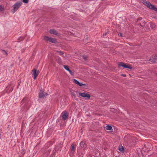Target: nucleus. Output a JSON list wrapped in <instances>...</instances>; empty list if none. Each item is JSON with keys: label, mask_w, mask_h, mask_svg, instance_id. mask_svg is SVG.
<instances>
[{"label": "nucleus", "mask_w": 157, "mask_h": 157, "mask_svg": "<svg viewBox=\"0 0 157 157\" xmlns=\"http://www.w3.org/2000/svg\"><path fill=\"white\" fill-rule=\"evenodd\" d=\"M32 102L28 97H25L21 100V105H23L21 108V110L25 112L28 110L31 106Z\"/></svg>", "instance_id": "obj_1"}, {"label": "nucleus", "mask_w": 157, "mask_h": 157, "mask_svg": "<svg viewBox=\"0 0 157 157\" xmlns=\"http://www.w3.org/2000/svg\"><path fill=\"white\" fill-rule=\"evenodd\" d=\"M22 4L21 2H18L15 3L12 6L13 9L11 10V12L14 13L19 8Z\"/></svg>", "instance_id": "obj_2"}, {"label": "nucleus", "mask_w": 157, "mask_h": 157, "mask_svg": "<svg viewBox=\"0 0 157 157\" xmlns=\"http://www.w3.org/2000/svg\"><path fill=\"white\" fill-rule=\"evenodd\" d=\"M118 65L119 67H122L124 68H127L130 69H132V67L131 65L129 64L126 65L123 62H119L118 63Z\"/></svg>", "instance_id": "obj_3"}, {"label": "nucleus", "mask_w": 157, "mask_h": 157, "mask_svg": "<svg viewBox=\"0 0 157 157\" xmlns=\"http://www.w3.org/2000/svg\"><path fill=\"white\" fill-rule=\"evenodd\" d=\"M44 39L48 42H49L52 43H55L56 42V40L55 38H53L47 36H44Z\"/></svg>", "instance_id": "obj_4"}, {"label": "nucleus", "mask_w": 157, "mask_h": 157, "mask_svg": "<svg viewBox=\"0 0 157 157\" xmlns=\"http://www.w3.org/2000/svg\"><path fill=\"white\" fill-rule=\"evenodd\" d=\"M144 5L149 8L157 11V8L151 4L149 2L146 1L145 3H144Z\"/></svg>", "instance_id": "obj_5"}, {"label": "nucleus", "mask_w": 157, "mask_h": 157, "mask_svg": "<svg viewBox=\"0 0 157 157\" xmlns=\"http://www.w3.org/2000/svg\"><path fill=\"white\" fill-rule=\"evenodd\" d=\"M48 93L44 92L42 90H40L39 93V98H44L48 95Z\"/></svg>", "instance_id": "obj_6"}, {"label": "nucleus", "mask_w": 157, "mask_h": 157, "mask_svg": "<svg viewBox=\"0 0 157 157\" xmlns=\"http://www.w3.org/2000/svg\"><path fill=\"white\" fill-rule=\"evenodd\" d=\"M61 116L62 117V120L65 121L68 118V113L66 111H64L61 113Z\"/></svg>", "instance_id": "obj_7"}, {"label": "nucleus", "mask_w": 157, "mask_h": 157, "mask_svg": "<svg viewBox=\"0 0 157 157\" xmlns=\"http://www.w3.org/2000/svg\"><path fill=\"white\" fill-rule=\"evenodd\" d=\"M78 94L79 96L85 98L86 99H89L90 97L89 94L86 93H79Z\"/></svg>", "instance_id": "obj_8"}, {"label": "nucleus", "mask_w": 157, "mask_h": 157, "mask_svg": "<svg viewBox=\"0 0 157 157\" xmlns=\"http://www.w3.org/2000/svg\"><path fill=\"white\" fill-rule=\"evenodd\" d=\"M39 72V71H37L36 70L34 69L32 70V74L33 76V78L35 79L37 76Z\"/></svg>", "instance_id": "obj_9"}, {"label": "nucleus", "mask_w": 157, "mask_h": 157, "mask_svg": "<svg viewBox=\"0 0 157 157\" xmlns=\"http://www.w3.org/2000/svg\"><path fill=\"white\" fill-rule=\"evenodd\" d=\"M73 82L75 84H77L78 86H85V84H83L80 82L78 81L75 79H72Z\"/></svg>", "instance_id": "obj_10"}, {"label": "nucleus", "mask_w": 157, "mask_h": 157, "mask_svg": "<svg viewBox=\"0 0 157 157\" xmlns=\"http://www.w3.org/2000/svg\"><path fill=\"white\" fill-rule=\"evenodd\" d=\"M13 86H8L6 88V92L9 93L11 92L13 89Z\"/></svg>", "instance_id": "obj_11"}, {"label": "nucleus", "mask_w": 157, "mask_h": 157, "mask_svg": "<svg viewBox=\"0 0 157 157\" xmlns=\"http://www.w3.org/2000/svg\"><path fill=\"white\" fill-rule=\"evenodd\" d=\"M157 60V56L155 55L153 56L152 57L150 58L149 60L152 63H155Z\"/></svg>", "instance_id": "obj_12"}, {"label": "nucleus", "mask_w": 157, "mask_h": 157, "mask_svg": "<svg viewBox=\"0 0 157 157\" xmlns=\"http://www.w3.org/2000/svg\"><path fill=\"white\" fill-rule=\"evenodd\" d=\"M80 148L84 150L86 147V145L83 141H81L80 144Z\"/></svg>", "instance_id": "obj_13"}, {"label": "nucleus", "mask_w": 157, "mask_h": 157, "mask_svg": "<svg viewBox=\"0 0 157 157\" xmlns=\"http://www.w3.org/2000/svg\"><path fill=\"white\" fill-rule=\"evenodd\" d=\"M146 22L147 21L146 20L142 19L141 21L139 22V24L142 27H144L145 24L146 23Z\"/></svg>", "instance_id": "obj_14"}, {"label": "nucleus", "mask_w": 157, "mask_h": 157, "mask_svg": "<svg viewBox=\"0 0 157 157\" xmlns=\"http://www.w3.org/2000/svg\"><path fill=\"white\" fill-rule=\"evenodd\" d=\"M49 32L51 34L55 35H57L58 34L57 32L54 29H50Z\"/></svg>", "instance_id": "obj_15"}, {"label": "nucleus", "mask_w": 157, "mask_h": 157, "mask_svg": "<svg viewBox=\"0 0 157 157\" xmlns=\"http://www.w3.org/2000/svg\"><path fill=\"white\" fill-rule=\"evenodd\" d=\"M59 55L63 57H66V53L63 51H59Z\"/></svg>", "instance_id": "obj_16"}, {"label": "nucleus", "mask_w": 157, "mask_h": 157, "mask_svg": "<svg viewBox=\"0 0 157 157\" xmlns=\"http://www.w3.org/2000/svg\"><path fill=\"white\" fill-rule=\"evenodd\" d=\"M1 51L3 55H4L5 56H7L8 53L6 51L4 50L1 49Z\"/></svg>", "instance_id": "obj_17"}, {"label": "nucleus", "mask_w": 157, "mask_h": 157, "mask_svg": "<svg viewBox=\"0 0 157 157\" xmlns=\"http://www.w3.org/2000/svg\"><path fill=\"white\" fill-rule=\"evenodd\" d=\"M24 39V37L23 36H21L19 37L17 39V42H19L23 40Z\"/></svg>", "instance_id": "obj_18"}, {"label": "nucleus", "mask_w": 157, "mask_h": 157, "mask_svg": "<svg viewBox=\"0 0 157 157\" xmlns=\"http://www.w3.org/2000/svg\"><path fill=\"white\" fill-rule=\"evenodd\" d=\"M74 146L73 144H72L71 146V152H72V153H73V152L75 151V150L74 149Z\"/></svg>", "instance_id": "obj_19"}, {"label": "nucleus", "mask_w": 157, "mask_h": 157, "mask_svg": "<svg viewBox=\"0 0 157 157\" xmlns=\"http://www.w3.org/2000/svg\"><path fill=\"white\" fill-rule=\"evenodd\" d=\"M105 128L107 130H111L112 128L111 126L109 125H106Z\"/></svg>", "instance_id": "obj_20"}, {"label": "nucleus", "mask_w": 157, "mask_h": 157, "mask_svg": "<svg viewBox=\"0 0 157 157\" xmlns=\"http://www.w3.org/2000/svg\"><path fill=\"white\" fill-rule=\"evenodd\" d=\"M75 93H77V94L78 93V91H74L73 92H71V95L72 96H74V97H76V94Z\"/></svg>", "instance_id": "obj_21"}, {"label": "nucleus", "mask_w": 157, "mask_h": 157, "mask_svg": "<svg viewBox=\"0 0 157 157\" xmlns=\"http://www.w3.org/2000/svg\"><path fill=\"white\" fill-rule=\"evenodd\" d=\"M119 150L121 151H124V147L122 146H119Z\"/></svg>", "instance_id": "obj_22"}, {"label": "nucleus", "mask_w": 157, "mask_h": 157, "mask_svg": "<svg viewBox=\"0 0 157 157\" xmlns=\"http://www.w3.org/2000/svg\"><path fill=\"white\" fill-rule=\"evenodd\" d=\"M63 66L64 69H66L67 71H68L69 70H70L68 67L67 66L63 65Z\"/></svg>", "instance_id": "obj_23"}, {"label": "nucleus", "mask_w": 157, "mask_h": 157, "mask_svg": "<svg viewBox=\"0 0 157 157\" xmlns=\"http://www.w3.org/2000/svg\"><path fill=\"white\" fill-rule=\"evenodd\" d=\"M142 20V18L141 17H140L138 18L137 20V22L139 23Z\"/></svg>", "instance_id": "obj_24"}, {"label": "nucleus", "mask_w": 157, "mask_h": 157, "mask_svg": "<svg viewBox=\"0 0 157 157\" xmlns=\"http://www.w3.org/2000/svg\"><path fill=\"white\" fill-rule=\"evenodd\" d=\"M150 26L152 29H153L155 28V26L154 24L152 23L150 24Z\"/></svg>", "instance_id": "obj_25"}, {"label": "nucleus", "mask_w": 157, "mask_h": 157, "mask_svg": "<svg viewBox=\"0 0 157 157\" xmlns=\"http://www.w3.org/2000/svg\"><path fill=\"white\" fill-rule=\"evenodd\" d=\"M4 10V9L3 7L1 5H0V11H3Z\"/></svg>", "instance_id": "obj_26"}, {"label": "nucleus", "mask_w": 157, "mask_h": 157, "mask_svg": "<svg viewBox=\"0 0 157 157\" xmlns=\"http://www.w3.org/2000/svg\"><path fill=\"white\" fill-rule=\"evenodd\" d=\"M68 71L69 72L71 75H74V73L70 69Z\"/></svg>", "instance_id": "obj_27"}, {"label": "nucleus", "mask_w": 157, "mask_h": 157, "mask_svg": "<svg viewBox=\"0 0 157 157\" xmlns=\"http://www.w3.org/2000/svg\"><path fill=\"white\" fill-rule=\"evenodd\" d=\"M82 57L83 59H84L85 60H86L87 59V57L85 55H83L82 56Z\"/></svg>", "instance_id": "obj_28"}, {"label": "nucleus", "mask_w": 157, "mask_h": 157, "mask_svg": "<svg viewBox=\"0 0 157 157\" xmlns=\"http://www.w3.org/2000/svg\"><path fill=\"white\" fill-rule=\"evenodd\" d=\"M22 1L24 3H27L28 2L29 0H22Z\"/></svg>", "instance_id": "obj_29"}, {"label": "nucleus", "mask_w": 157, "mask_h": 157, "mask_svg": "<svg viewBox=\"0 0 157 157\" xmlns=\"http://www.w3.org/2000/svg\"><path fill=\"white\" fill-rule=\"evenodd\" d=\"M146 1L145 0H142V2L144 4V3H145V2H146Z\"/></svg>", "instance_id": "obj_30"}, {"label": "nucleus", "mask_w": 157, "mask_h": 157, "mask_svg": "<svg viewBox=\"0 0 157 157\" xmlns=\"http://www.w3.org/2000/svg\"><path fill=\"white\" fill-rule=\"evenodd\" d=\"M107 34V33H103V37H105V36H106Z\"/></svg>", "instance_id": "obj_31"}, {"label": "nucleus", "mask_w": 157, "mask_h": 157, "mask_svg": "<svg viewBox=\"0 0 157 157\" xmlns=\"http://www.w3.org/2000/svg\"><path fill=\"white\" fill-rule=\"evenodd\" d=\"M121 76H122L124 77H125L126 76V75L124 74H122Z\"/></svg>", "instance_id": "obj_32"}, {"label": "nucleus", "mask_w": 157, "mask_h": 157, "mask_svg": "<svg viewBox=\"0 0 157 157\" xmlns=\"http://www.w3.org/2000/svg\"><path fill=\"white\" fill-rule=\"evenodd\" d=\"M119 35L121 37L122 36V34L121 33H120L119 34Z\"/></svg>", "instance_id": "obj_33"}]
</instances>
